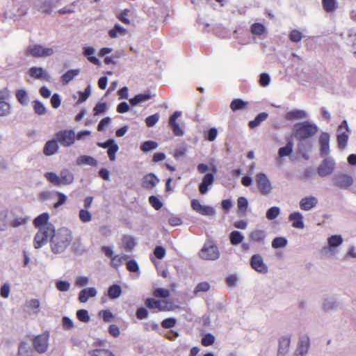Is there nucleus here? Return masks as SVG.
<instances>
[{
    "label": "nucleus",
    "mask_w": 356,
    "mask_h": 356,
    "mask_svg": "<svg viewBox=\"0 0 356 356\" xmlns=\"http://www.w3.org/2000/svg\"><path fill=\"white\" fill-rule=\"evenodd\" d=\"M72 241V232L67 228H60L52 234L51 248L53 252L58 254L63 252Z\"/></svg>",
    "instance_id": "f257e3e1"
},
{
    "label": "nucleus",
    "mask_w": 356,
    "mask_h": 356,
    "mask_svg": "<svg viewBox=\"0 0 356 356\" xmlns=\"http://www.w3.org/2000/svg\"><path fill=\"white\" fill-rule=\"evenodd\" d=\"M44 177L54 186H67L72 184L74 180V174L69 169H63L59 175L54 172H46Z\"/></svg>",
    "instance_id": "f03ea898"
},
{
    "label": "nucleus",
    "mask_w": 356,
    "mask_h": 356,
    "mask_svg": "<svg viewBox=\"0 0 356 356\" xmlns=\"http://www.w3.org/2000/svg\"><path fill=\"white\" fill-rule=\"evenodd\" d=\"M317 132V127L308 121L298 122L294 125V136L298 140H304L312 138Z\"/></svg>",
    "instance_id": "7ed1b4c3"
},
{
    "label": "nucleus",
    "mask_w": 356,
    "mask_h": 356,
    "mask_svg": "<svg viewBox=\"0 0 356 356\" xmlns=\"http://www.w3.org/2000/svg\"><path fill=\"white\" fill-rule=\"evenodd\" d=\"M199 256L204 260L214 261L220 257V251L213 241L207 240L199 252Z\"/></svg>",
    "instance_id": "20e7f679"
},
{
    "label": "nucleus",
    "mask_w": 356,
    "mask_h": 356,
    "mask_svg": "<svg viewBox=\"0 0 356 356\" xmlns=\"http://www.w3.org/2000/svg\"><path fill=\"white\" fill-rule=\"evenodd\" d=\"M54 50L51 47H44L41 44H31L27 47L25 54L34 58H44L54 54Z\"/></svg>",
    "instance_id": "39448f33"
},
{
    "label": "nucleus",
    "mask_w": 356,
    "mask_h": 356,
    "mask_svg": "<svg viewBox=\"0 0 356 356\" xmlns=\"http://www.w3.org/2000/svg\"><path fill=\"white\" fill-rule=\"evenodd\" d=\"M55 138L63 147H70L76 141V134L73 129H63L56 133Z\"/></svg>",
    "instance_id": "423d86ee"
},
{
    "label": "nucleus",
    "mask_w": 356,
    "mask_h": 356,
    "mask_svg": "<svg viewBox=\"0 0 356 356\" xmlns=\"http://www.w3.org/2000/svg\"><path fill=\"white\" fill-rule=\"evenodd\" d=\"M55 232L54 229H50L48 227L40 228L34 236L33 246L35 249H38L46 244L49 237H52V234Z\"/></svg>",
    "instance_id": "0eeeda50"
},
{
    "label": "nucleus",
    "mask_w": 356,
    "mask_h": 356,
    "mask_svg": "<svg viewBox=\"0 0 356 356\" xmlns=\"http://www.w3.org/2000/svg\"><path fill=\"white\" fill-rule=\"evenodd\" d=\"M145 305L149 309L156 312H167L172 309L170 302L156 300L154 298H147L145 301Z\"/></svg>",
    "instance_id": "6e6552de"
},
{
    "label": "nucleus",
    "mask_w": 356,
    "mask_h": 356,
    "mask_svg": "<svg viewBox=\"0 0 356 356\" xmlns=\"http://www.w3.org/2000/svg\"><path fill=\"white\" fill-rule=\"evenodd\" d=\"M255 181L261 195L267 196L271 193L273 190L271 182L264 173L257 174Z\"/></svg>",
    "instance_id": "1a4fd4ad"
},
{
    "label": "nucleus",
    "mask_w": 356,
    "mask_h": 356,
    "mask_svg": "<svg viewBox=\"0 0 356 356\" xmlns=\"http://www.w3.org/2000/svg\"><path fill=\"white\" fill-rule=\"evenodd\" d=\"M334 185L341 189H348L353 184V177L346 173H338L332 179Z\"/></svg>",
    "instance_id": "9d476101"
},
{
    "label": "nucleus",
    "mask_w": 356,
    "mask_h": 356,
    "mask_svg": "<svg viewBox=\"0 0 356 356\" xmlns=\"http://www.w3.org/2000/svg\"><path fill=\"white\" fill-rule=\"evenodd\" d=\"M348 126L346 120H343L338 127L337 143L339 149H344L346 146L348 135Z\"/></svg>",
    "instance_id": "9b49d317"
},
{
    "label": "nucleus",
    "mask_w": 356,
    "mask_h": 356,
    "mask_svg": "<svg viewBox=\"0 0 356 356\" xmlns=\"http://www.w3.org/2000/svg\"><path fill=\"white\" fill-rule=\"evenodd\" d=\"M49 332H46L42 334L36 336L33 341V344L35 350L40 353L46 352L48 348Z\"/></svg>",
    "instance_id": "f8f14e48"
},
{
    "label": "nucleus",
    "mask_w": 356,
    "mask_h": 356,
    "mask_svg": "<svg viewBox=\"0 0 356 356\" xmlns=\"http://www.w3.org/2000/svg\"><path fill=\"white\" fill-rule=\"evenodd\" d=\"M334 168L335 163L333 160L326 158L318 165L317 172L321 177H323L331 175L334 172Z\"/></svg>",
    "instance_id": "ddd939ff"
},
{
    "label": "nucleus",
    "mask_w": 356,
    "mask_h": 356,
    "mask_svg": "<svg viewBox=\"0 0 356 356\" xmlns=\"http://www.w3.org/2000/svg\"><path fill=\"white\" fill-rule=\"evenodd\" d=\"M250 266L254 270L260 273H266L268 272V267L260 254H256L252 256Z\"/></svg>",
    "instance_id": "4468645a"
},
{
    "label": "nucleus",
    "mask_w": 356,
    "mask_h": 356,
    "mask_svg": "<svg viewBox=\"0 0 356 356\" xmlns=\"http://www.w3.org/2000/svg\"><path fill=\"white\" fill-rule=\"evenodd\" d=\"M181 113L180 111H175L169 119V126L171 127L173 134L177 136H181L184 135V131L177 122V120L181 116Z\"/></svg>",
    "instance_id": "2eb2a0df"
},
{
    "label": "nucleus",
    "mask_w": 356,
    "mask_h": 356,
    "mask_svg": "<svg viewBox=\"0 0 356 356\" xmlns=\"http://www.w3.org/2000/svg\"><path fill=\"white\" fill-rule=\"evenodd\" d=\"M49 215L47 213H43L36 217L33 220L35 227L38 229L40 228L48 227L50 229H54V225L49 222Z\"/></svg>",
    "instance_id": "dca6fc26"
},
{
    "label": "nucleus",
    "mask_w": 356,
    "mask_h": 356,
    "mask_svg": "<svg viewBox=\"0 0 356 356\" xmlns=\"http://www.w3.org/2000/svg\"><path fill=\"white\" fill-rule=\"evenodd\" d=\"M8 97V91L6 88L0 90V116L6 115L10 112V104L5 101Z\"/></svg>",
    "instance_id": "f3484780"
},
{
    "label": "nucleus",
    "mask_w": 356,
    "mask_h": 356,
    "mask_svg": "<svg viewBox=\"0 0 356 356\" xmlns=\"http://www.w3.org/2000/svg\"><path fill=\"white\" fill-rule=\"evenodd\" d=\"M319 143L321 156H327L330 151V135L325 132L322 133L319 138Z\"/></svg>",
    "instance_id": "a211bd4d"
},
{
    "label": "nucleus",
    "mask_w": 356,
    "mask_h": 356,
    "mask_svg": "<svg viewBox=\"0 0 356 356\" xmlns=\"http://www.w3.org/2000/svg\"><path fill=\"white\" fill-rule=\"evenodd\" d=\"M58 142L56 139L48 140L43 148V153L46 156H51L56 154L58 151Z\"/></svg>",
    "instance_id": "6ab92c4d"
},
{
    "label": "nucleus",
    "mask_w": 356,
    "mask_h": 356,
    "mask_svg": "<svg viewBox=\"0 0 356 356\" xmlns=\"http://www.w3.org/2000/svg\"><path fill=\"white\" fill-rule=\"evenodd\" d=\"M317 203L318 200L315 197H305L300 201V207L303 211H309L315 207Z\"/></svg>",
    "instance_id": "aec40b11"
},
{
    "label": "nucleus",
    "mask_w": 356,
    "mask_h": 356,
    "mask_svg": "<svg viewBox=\"0 0 356 356\" xmlns=\"http://www.w3.org/2000/svg\"><path fill=\"white\" fill-rule=\"evenodd\" d=\"M289 220L292 222V227L297 229H303L305 227L303 216L299 212H293L289 214Z\"/></svg>",
    "instance_id": "412c9836"
},
{
    "label": "nucleus",
    "mask_w": 356,
    "mask_h": 356,
    "mask_svg": "<svg viewBox=\"0 0 356 356\" xmlns=\"http://www.w3.org/2000/svg\"><path fill=\"white\" fill-rule=\"evenodd\" d=\"M159 182V178L153 173L146 175L142 181V186L145 188H153Z\"/></svg>",
    "instance_id": "4be33fe9"
},
{
    "label": "nucleus",
    "mask_w": 356,
    "mask_h": 356,
    "mask_svg": "<svg viewBox=\"0 0 356 356\" xmlns=\"http://www.w3.org/2000/svg\"><path fill=\"white\" fill-rule=\"evenodd\" d=\"M97 292L95 287L86 288L81 290L79 293V300L81 302H86L89 298L96 296Z\"/></svg>",
    "instance_id": "5701e85b"
},
{
    "label": "nucleus",
    "mask_w": 356,
    "mask_h": 356,
    "mask_svg": "<svg viewBox=\"0 0 356 356\" xmlns=\"http://www.w3.org/2000/svg\"><path fill=\"white\" fill-rule=\"evenodd\" d=\"M214 181V176L212 173L206 174L202 179V183L199 186V191L201 194H205L208 191L209 186L211 185Z\"/></svg>",
    "instance_id": "b1692460"
},
{
    "label": "nucleus",
    "mask_w": 356,
    "mask_h": 356,
    "mask_svg": "<svg viewBox=\"0 0 356 356\" xmlns=\"http://www.w3.org/2000/svg\"><path fill=\"white\" fill-rule=\"evenodd\" d=\"M266 234L264 230L255 229L252 231L249 234L250 241L257 243H263L265 241Z\"/></svg>",
    "instance_id": "393cba45"
},
{
    "label": "nucleus",
    "mask_w": 356,
    "mask_h": 356,
    "mask_svg": "<svg viewBox=\"0 0 356 356\" xmlns=\"http://www.w3.org/2000/svg\"><path fill=\"white\" fill-rule=\"evenodd\" d=\"M290 346V337L286 336L281 337L279 339L278 355H284Z\"/></svg>",
    "instance_id": "a878e982"
},
{
    "label": "nucleus",
    "mask_w": 356,
    "mask_h": 356,
    "mask_svg": "<svg viewBox=\"0 0 356 356\" xmlns=\"http://www.w3.org/2000/svg\"><path fill=\"white\" fill-rule=\"evenodd\" d=\"M322 6L327 13H334L339 7L337 0H322Z\"/></svg>",
    "instance_id": "bb28decb"
},
{
    "label": "nucleus",
    "mask_w": 356,
    "mask_h": 356,
    "mask_svg": "<svg viewBox=\"0 0 356 356\" xmlns=\"http://www.w3.org/2000/svg\"><path fill=\"white\" fill-rule=\"evenodd\" d=\"M29 75L34 79H45L49 78L48 74L44 70L40 67H32L29 69Z\"/></svg>",
    "instance_id": "cd10ccee"
},
{
    "label": "nucleus",
    "mask_w": 356,
    "mask_h": 356,
    "mask_svg": "<svg viewBox=\"0 0 356 356\" xmlns=\"http://www.w3.org/2000/svg\"><path fill=\"white\" fill-rule=\"evenodd\" d=\"M95 49L92 47H88L83 49V54L92 64L99 66V60L94 56Z\"/></svg>",
    "instance_id": "c85d7f7f"
},
{
    "label": "nucleus",
    "mask_w": 356,
    "mask_h": 356,
    "mask_svg": "<svg viewBox=\"0 0 356 356\" xmlns=\"http://www.w3.org/2000/svg\"><path fill=\"white\" fill-rule=\"evenodd\" d=\"M76 163L79 165H89L91 166H97V161L94 159L92 156H79L76 160Z\"/></svg>",
    "instance_id": "c756f323"
},
{
    "label": "nucleus",
    "mask_w": 356,
    "mask_h": 356,
    "mask_svg": "<svg viewBox=\"0 0 356 356\" xmlns=\"http://www.w3.org/2000/svg\"><path fill=\"white\" fill-rule=\"evenodd\" d=\"M306 113L300 110H292L286 115V119L288 120H293L297 119H302L306 118Z\"/></svg>",
    "instance_id": "7c9ffc66"
},
{
    "label": "nucleus",
    "mask_w": 356,
    "mask_h": 356,
    "mask_svg": "<svg viewBox=\"0 0 356 356\" xmlns=\"http://www.w3.org/2000/svg\"><path fill=\"white\" fill-rule=\"evenodd\" d=\"M122 294V288L118 284H113L108 289V296L111 299H116Z\"/></svg>",
    "instance_id": "2f4dec72"
},
{
    "label": "nucleus",
    "mask_w": 356,
    "mask_h": 356,
    "mask_svg": "<svg viewBox=\"0 0 356 356\" xmlns=\"http://www.w3.org/2000/svg\"><path fill=\"white\" fill-rule=\"evenodd\" d=\"M268 118L266 113H260L258 114L253 120H251L248 123V126L251 129H254L258 127L262 122L266 120Z\"/></svg>",
    "instance_id": "473e14b6"
},
{
    "label": "nucleus",
    "mask_w": 356,
    "mask_h": 356,
    "mask_svg": "<svg viewBox=\"0 0 356 356\" xmlns=\"http://www.w3.org/2000/svg\"><path fill=\"white\" fill-rule=\"evenodd\" d=\"M151 97L152 96L147 93L138 94L136 95L134 97L131 98L129 99V102L131 106H136L139 103L144 102L150 99Z\"/></svg>",
    "instance_id": "72a5a7b5"
},
{
    "label": "nucleus",
    "mask_w": 356,
    "mask_h": 356,
    "mask_svg": "<svg viewBox=\"0 0 356 356\" xmlns=\"http://www.w3.org/2000/svg\"><path fill=\"white\" fill-rule=\"evenodd\" d=\"M79 70H70L62 75L61 81L63 84H67L76 76H77L79 74Z\"/></svg>",
    "instance_id": "f704fd0d"
},
{
    "label": "nucleus",
    "mask_w": 356,
    "mask_h": 356,
    "mask_svg": "<svg viewBox=\"0 0 356 356\" xmlns=\"http://www.w3.org/2000/svg\"><path fill=\"white\" fill-rule=\"evenodd\" d=\"M127 33V30L120 26L118 24H115L113 29L108 31V35L111 38H115L119 35H124Z\"/></svg>",
    "instance_id": "c9c22d12"
},
{
    "label": "nucleus",
    "mask_w": 356,
    "mask_h": 356,
    "mask_svg": "<svg viewBox=\"0 0 356 356\" xmlns=\"http://www.w3.org/2000/svg\"><path fill=\"white\" fill-rule=\"evenodd\" d=\"M293 144L291 140H289L286 146L280 147L278 151V155L280 158L291 155L293 152Z\"/></svg>",
    "instance_id": "e433bc0d"
},
{
    "label": "nucleus",
    "mask_w": 356,
    "mask_h": 356,
    "mask_svg": "<svg viewBox=\"0 0 356 356\" xmlns=\"http://www.w3.org/2000/svg\"><path fill=\"white\" fill-rule=\"evenodd\" d=\"M16 98L22 105H26L29 102V96L24 89H19L16 92Z\"/></svg>",
    "instance_id": "4c0bfd02"
},
{
    "label": "nucleus",
    "mask_w": 356,
    "mask_h": 356,
    "mask_svg": "<svg viewBox=\"0 0 356 356\" xmlns=\"http://www.w3.org/2000/svg\"><path fill=\"white\" fill-rule=\"evenodd\" d=\"M343 243L341 235H333L327 238V243L330 248H337Z\"/></svg>",
    "instance_id": "58836bf2"
},
{
    "label": "nucleus",
    "mask_w": 356,
    "mask_h": 356,
    "mask_svg": "<svg viewBox=\"0 0 356 356\" xmlns=\"http://www.w3.org/2000/svg\"><path fill=\"white\" fill-rule=\"evenodd\" d=\"M243 238V234L238 231H233L229 235L230 243L234 245L241 243Z\"/></svg>",
    "instance_id": "ea45409f"
},
{
    "label": "nucleus",
    "mask_w": 356,
    "mask_h": 356,
    "mask_svg": "<svg viewBox=\"0 0 356 356\" xmlns=\"http://www.w3.org/2000/svg\"><path fill=\"white\" fill-rule=\"evenodd\" d=\"M89 353L91 356H115L110 350L105 348H96Z\"/></svg>",
    "instance_id": "a19ab883"
},
{
    "label": "nucleus",
    "mask_w": 356,
    "mask_h": 356,
    "mask_svg": "<svg viewBox=\"0 0 356 356\" xmlns=\"http://www.w3.org/2000/svg\"><path fill=\"white\" fill-rule=\"evenodd\" d=\"M237 206L238 211L242 214H245L248 206L247 198L245 197H239L237 200Z\"/></svg>",
    "instance_id": "79ce46f5"
},
{
    "label": "nucleus",
    "mask_w": 356,
    "mask_h": 356,
    "mask_svg": "<svg viewBox=\"0 0 356 356\" xmlns=\"http://www.w3.org/2000/svg\"><path fill=\"white\" fill-rule=\"evenodd\" d=\"M250 31L254 35H261L265 33L266 29L261 23H254L250 27Z\"/></svg>",
    "instance_id": "37998d69"
},
{
    "label": "nucleus",
    "mask_w": 356,
    "mask_h": 356,
    "mask_svg": "<svg viewBox=\"0 0 356 356\" xmlns=\"http://www.w3.org/2000/svg\"><path fill=\"white\" fill-rule=\"evenodd\" d=\"M248 104L241 99H234L230 104V108L233 111L243 108Z\"/></svg>",
    "instance_id": "c03bdc74"
},
{
    "label": "nucleus",
    "mask_w": 356,
    "mask_h": 356,
    "mask_svg": "<svg viewBox=\"0 0 356 356\" xmlns=\"http://www.w3.org/2000/svg\"><path fill=\"white\" fill-rule=\"evenodd\" d=\"M79 218L82 222H88L92 219V214L88 209H81L79 213Z\"/></svg>",
    "instance_id": "a18cd8bd"
},
{
    "label": "nucleus",
    "mask_w": 356,
    "mask_h": 356,
    "mask_svg": "<svg viewBox=\"0 0 356 356\" xmlns=\"http://www.w3.org/2000/svg\"><path fill=\"white\" fill-rule=\"evenodd\" d=\"M158 144L156 142L153 140H147L144 142L141 146L140 149L144 152H147L157 147Z\"/></svg>",
    "instance_id": "49530a36"
},
{
    "label": "nucleus",
    "mask_w": 356,
    "mask_h": 356,
    "mask_svg": "<svg viewBox=\"0 0 356 356\" xmlns=\"http://www.w3.org/2000/svg\"><path fill=\"white\" fill-rule=\"evenodd\" d=\"M309 340L308 337L303 338L297 348L298 351H300V353L302 355H305L309 349Z\"/></svg>",
    "instance_id": "de8ad7c7"
},
{
    "label": "nucleus",
    "mask_w": 356,
    "mask_h": 356,
    "mask_svg": "<svg viewBox=\"0 0 356 356\" xmlns=\"http://www.w3.org/2000/svg\"><path fill=\"white\" fill-rule=\"evenodd\" d=\"M33 108L34 112L38 115H41L46 113V108L38 100H35L33 102Z\"/></svg>",
    "instance_id": "09e8293b"
},
{
    "label": "nucleus",
    "mask_w": 356,
    "mask_h": 356,
    "mask_svg": "<svg viewBox=\"0 0 356 356\" xmlns=\"http://www.w3.org/2000/svg\"><path fill=\"white\" fill-rule=\"evenodd\" d=\"M287 245V240L284 237H276L272 241V247L275 249L284 248Z\"/></svg>",
    "instance_id": "8fccbe9b"
},
{
    "label": "nucleus",
    "mask_w": 356,
    "mask_h": 356,
    "mask_svg": "<svg viewBox=\"0 0 356 356\" xmlns=\"http://www.w3.org/2000/svg\"><path fill=\"white\" fill-rule=\"evenodd\" d=\"M153 295L156 298H167L170 296V292L167 289L156 288L154 290Z\"/></svg>",
    "instance_id": "3c124183"
},
{
    "label": "nucleus",
    "mask_w": 356,
    "mask_h": 356,
    "mask_svg": "<svg viewBox=\"0 0 356 356\" xmlns=\"http://www.w3.org/2000/svg\"><path fill=\"white\" fill-rule=\"evenodd\" d=\"M127 258V256H122V257H120L119 255L113 256L111 258V266L115 268H118L122 264L123 261L125 260Z\"/></svg>",
    "instance_id": "603ef678"
},
{
    "label": "nucleus",
    "mask_w": 356,
    "mask_h": 356,
    "mask_svg": "<svg viewBox=\"0 0 356 356\" xmlns=\"http://www.w3.org/2000/svg\"><path fill=\"white\" fill-rule=\"evenodd\" d=\"M280 213V209L277 207H273L266 211V218L271 220L276 218Z\"/></svg>",
    "instance_id": "864d4df0"
},
{
    "label": "nucleus",
    "mask_w": 356,
    "mask_h": 356,
    "mask_svg": "<svg viewBox=\"0 0 356 356\" xmlns=\"http://www.w3.org/2000/svg\"><path fill=\"white\" fill-rule=\"evenodd\" d=\"M210 285L207 282H203L199 283L193 291L195 295H197L200 292H207L209 290Z\"/></svg>",
    "instance_id": "5fc2aeb1"
},
{
    "label": "nucleus",
    "mask_w": 356,
    "mask_h": 356,
    "mask_svg": "<svg viewBox=\"0 0 356 356\" xmlns=\"http://www.w3.org/2000/svg\"><path fill=\"white\" fill-rule=\"evenodd\" d=\"M149 202L150 205L156 210H159L163 207V203L156 196L154 195H151L149 197Z\"/></svg>",
    "instance_id": "6e6d98bb"
},
{
    "label": "nucleus",
    "mask_w": 356,
    "mask_h": 356,
    "mask_svg": "<svg viewBox=\"0 0 356 356\" xmlns=\"http://www.w3.org/2000/svg\"><path fill=\"white\" fill-rule=\"evenodd\" d=\"M77 318L83 323H87L90 321L88 312L86 309H79L76 312Z\"/></svg>",
    "instance_id": "4d7b16f0"
},
{
    "label": "nucleus",
    "mask_w": 356,
    "mask_h": 356,
    "mask_svg": "<svg viewBox=\"0 0 356 356\" xmlns=\"http://www.w3.org/2000/svg\"><path fill=\"white\" fill-rule=\"evenodd\" d=\"M302 38V33L296 29L292 30L289 33V39L293 42H298Z\"/></svg>",
    "instance_id": "13d9d810"
},
{
    "label": "nucleus",
    "mask_w": 356,
    "mask_h": 356,
    "mask_svg": "<svg viewBox=\"0 0 356 356\" xmlns=\"http://www.w3.org/2000/svg\"><path fill=\"white\" fill-rule=\"evenodd\" d=\"M54 3L50 0H45L41 6V11L43 13L51 14Z\"/></svg>",
    "instance_id": "bf43d9fd"
},
{
    "label": "nucleus",
    "mask_w": 356,
    "mask_h": 356,
    "mask_svg": "<svg viewBox=\"0 0 356 356\" xmlns=\"http://www.w3.org/2000/svg\"><path fill=\"white\" fill-rule=\"evenodd\" d=\"M215 341V337L211 334H205L201 341V343L203 346H209L212 345Z\"/></svg>",
    "instance_id": "052dcab7"
},
{
    "label": "nucleus",
    "mask_w": 356,
    "mask_h": 356,
    "mask_svg": "<svg viewBox=\"0 0 356 356\" xmlns=\"http://www.w3.org/2000/svg\"><path fill=\"white\" fill-rule=\"evenodd\" d=\"M123 242L126 250H131L136 245L134 239L131 236H124Z\"/></svg>",
    "instance_id": "680f3d73"
},
{
    "label": "nucleus",
    "mask_w": 356,
    "mask_h": 356,
    "mask_svg": "<svg viewBox=\"0 0 356 356\" xmlns=\"http://www.w3.org/2000/svg\"><path fill=\"white\" fill-rule=\"evenodd\" d=\"M99 315L103 318L105 322H111L113 320L114 316L109 309L102 310L99 313Z\"/></svg>",
    "instance_id": "e2e57ef3"
},
{
    "label": "nucleus",
    "mask_w": 356,
    "mask_h": 356,
    "mask_svg": "<svg viewBox=\"0 0 356 356\" xmlns=\"http://www.w3.org/2000/svg\"><path fill=\"white\" fill-rule=\"evenodd\" d=\"M118 151V145L116 143H113L108 148V156L111 161H115V154Z\"/></svg>",
    "instance_id": "0e129e2a"
},
{
    "label": "nucleus",
    "mask_w": 356,
    "mask_h": 356,
    "mask_svg": "<svg viewBox=\"0 0 356 356\" xmlns=\"http://www.w3.org/2000/svg\"><path fill=\"white\" fill-rule=\"evenodd\" d=\"M159 115L158 113L149 115L145 119L146 125L148 127H152L159 121Z\"/></svg>",
    "instance_id": "69168bd1"
},
{
    "label": "nucleus",
    "mask_w": 356,
    "mask_h": 356,
    "mask_svg": "<svg viewBox=\"0 0 356 356\" xmlns=\"http://www.w3.org/2000/svg\"><path fill=\"white\" fill-rule=\"evenodd\" d=\"M176 321H177L175 318H168L164 319L161 324L162 327L165 329H169L175 327L176 325Z\"/></svg>",
    "instance_id": "338daca9"
},
{
    "label": "nucleus",
    "mask_w": 356,
    "mask_h": 356,
    "mask_svg": "<svg viewBox=\"0 0 356 356\" xmlns=\"http://www.w3.org/2000/svg\"><path fill=\"white\" fill-rule=\"evenodd\" d=\"M197 213L204 216H213L215 211L211 207L202 205Z\"/></svg>",
    "instance_id": "774afa93"
}]
</instances>
